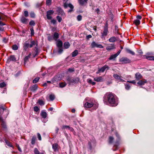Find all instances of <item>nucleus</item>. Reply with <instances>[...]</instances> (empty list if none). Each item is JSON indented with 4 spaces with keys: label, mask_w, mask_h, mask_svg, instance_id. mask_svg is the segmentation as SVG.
<instances>
[{
    "label": "nucleus",
    "mask_w": 154,
    "mask_h": 154,
    "mask_svg": "<svg viewBox=\"0 0 154 154\" xmlns=\"http://www.w3.org/2000/svg\"><path fill=\"white\" fill-rule=\"evenodd\" d=\"M24 15L26 17H27L29 16L28 12L27 11H25L23 12Z\"/></svg>",
    "instance_id": "obj_50"
},
{
    "label": "nucleus",
    "mask_w": 154,
    "mask_h": 154,
    "mask_svg": "<svg viewBox=\"0 0 154 154\" xmlns=\"http://www.w3.org/2000/svg\"><path fill=\"white\" fill-rule=\"evenodd\" d=\"M88 82L89 83L94 85H95L96 83L94 82H93L91 79H88L87 80Z\"/></svg>",
    "instance_id": "obj_38"
},
{
    "label": "nucleus",
    "mask_w": 154,
    "mask_h": 154,
    "mask_svg": "<svg viewBox=\"0 0 154 154\" xmlns=\"http://www.w3.org/2000/svg\"><path fill=\"white\" fill-rule=\"evenodd\" d=\"M91 48H94L95 47L103 48V47L102 45L100 44H98L97 43H96L95 42H93L91 45Z\"/></svg>",
    "instance_id": "obj_6"
},
{
    "label": "nucleus",
    "mask_w": 154,
    "mask_h": 154,
    "mask_svg": "<svg viewBox=\"0 0 154 154\" xmlns=\"http://www.w3.org/2000/svg\"><path fill=\"white\" fill-rule=\"evenodd\" d=\"M69 127V126L64 125L62 126V129H68Z\"/></svg>",
    "instance_id": "obj_55"
},
{
    "label": "nucleus",
    "mask_w": 154,
    "mask_h": 154,
    "mask_svg": "<svg viewBox=\"0 0 154 154\" xmlns=\"http://www.w3.org/2000/svg\"><path fill=\"white\" fill-rule=\"evenodd\" d=\"M39 77H36L33 80V83H37L39 80Z\"/></svg>",
    "instance_id": "obj_43"
},
{
    "label": "nucleus",
    "mask_w": 154,
    "mask_h": 154,
    "mask_svg": "<svg viewBox=\"0 0 154 154\" xmlns=\"http://www.w3.org/2000/svg\"><path fill=\"white\" fill-rule=\"evenodd\" d=\"M94 105V104L92 101H88L85 103L84 106L86 108H91Z\"/></svg>",
    "instance_id": "obj_7"
},
{
    "label": "nucleus",
    "mask_w": 154,
    "mask_h": 154,
    "mask_svg": "<svg viewBox=\"0 0 154 154\" xmlns=\"http://www.w3.org/2000/svg\"><path fill=\"white\" fill-rule=\"evenodd\" d=\"M82 16L80 15H79L77 17V19L78 21H79L82 19Z\"/></svg>",
    "instance_id": "obj_54"
},
{
    "label": "nucleus",
    "mask_w": 154,
    "mask_h": 154,
    "mask_svg": "<svg viewBox=\"0 0 154 154\" xmlns=\"http://www.w3.org/2000/svg\"><path fill=\"white\" fill-rule=\"evenodd\" d=\"M48 39L49 41H50L53 40V38L51 36H49L48 37Z\"/></svg>",
    "instance_id": "obj_63"
},
{
    "label": "nucleus",
    "mask_w": 154,
    "mask_h": 154,
    "mask_svg": "<svg viewBox=\"0 0 154 154\" xmlns=\"http://www.w3.org/2000/svg\"><path fill=\"white\" fill-rule=\"evenodd\" d=\"M4 109L2 106H0V122L1 123V125L4 128H6V126L5 123L3 121L1 114L3 112Z\"/></svg>",
    "instance_id": "obj_2"
},
{
    "label": "nucleus",
    "mask_w": 154,
    "mask_h": 154,
    "mask_svg": "<svg viewBox=\"0 0 154 154\" xmlns=\"http://www.w3.org/2000/svg\"><path fill=\"white\" fill-rule=\"evenodd\" d=\"M103 101L106 104L109 103L112 106H115L117 105L114 95L112 93L108 92L105 95Z\"/></svg>",
    "instance_id": "obj_1"
},
{
    "label": "nucleus",
    "mask_w": 154,
    "mask_h": 154,
    "mask_svg": "<svg viewBox=\"0 0 154 154\" xmlns=\"http://www.w3.org/2000/svg\"><path fill=\"white\" fill-rule=\"evenodd\" d=\"M29 24L31 26H34L35 24V23L34 21L32 20L29 22Z\"/></svg>",
    "instance_id": "obj_52"
},
{
    "label": "nucleus",
    "mask_w": 154,
    "mask_h": 154,
    "mask_svg": "<svg viewBox=\"0 0 154 154\" xmlns=\"http://www.w3.org/2000/svg\"><path fill=\"white\" fill-rule=\"evenodd\" d=\"M135 78L137 80H139L142 78V76L139 72H137L135 74Z\"/></svg>",
    "instance_id": "obj_18"
},
{
    "label": "nucleus",
    "mask_w": 154,
    "mask_h": 154,
    "mask_svg": "<svg viewBox=\"0 0 154 154\" xmlns=\"http://www.w3.org/2000/svg\"><path fill=\"white\" fill-rule=\"evenodd\" d=\"M36 45V46L37 47L38 45V44L37 43V42L35 41H32L31 42V44L29 45V48H31L33 46Z\"/></svg>",
    "instance_id": "obj_20"
},
{
    "label": "nucleus",
    "mask_w": 154,
    "mask_h": 154,
    "mask_svg": "<svg viewBox=\"0 0 154 154\" xmlns=\"http://www.w3.org/2000/svg\"><path fill=\"white\" fill-rule=\"evenodd\" d=\"M70 45L68 42H66L64 44V47L66 48H68L70 46Z\"/></svg>",
    "instance_id": "obj_31"
},
{
    "label": "nucleus",
    "mask_w": 154,
    "mask_h": 154,
    "mask_svg": "<svg viewBox=\"0 0 154 154\" xmlns=\"http://www.w3.org/2000/svg\"><path fill=\"white\" fill-rule=\"evenodd\" d=\"M57 45L58 48H61L63 45V42L62 41H58L57 42Z\"/></svg>",
    "instance_id": "obj_26"
},
{
    "label": "nucleus",
    "mask_w": 154,
    "mask_h": 154,
    "mask_svg": "<svg viewBox=\"0 0 154 154\" xmlns=\"http://www.w3.org/2000/svg\"><path fill=\"white\" fill-rule=\"evenodd\" d=\"M108 29L107 27L105 26L104 28L103 31V32H101V38H102L104 36H106L108 34Z\"/></svg>",
    "instance_id": "obj_10"
},
{
    "label": "nucleus",
    "mask_w": 154,
    "mask_h": 154,
    "mask_svg": "<svg viewBox=\"0 0 154 154\" xmlns=\"http://www.w3.org/2000/svg\"><path fill=\"white\" fill-rule=\"evenodd\" d=\"M59 35L58 33L54 32L53 35V38L56 41L59 38Z\"/></svg>",
    "instance_id": "obj_29"
},
{
    "label": "nucleus",
    "mask_w": 154,
    "mask_h": 154,
    "mask_svg": "<svg viewBox=\"0 0 154 154\" xmlns=\"http://www.w3.org/2000/svg\"><path fill=\"white\" fill-rule=\"evenodd\" d=\"M5 24L3 23L2 21H0V31H3L4 30L3 27L2 26L5 25Z\"/></svg>",
    "instance_id": "obj_33"
},
{
    "label": "nucleus",
    "mask_w": 154,
    "mask_h": 154,
    "mask_svg": "<svg viewBox=\"0 0 154 154\" xmlns=\"http://www.w3.org/2000/svg\"><path fill=\"white\" fill-rule=\"evenodd\" d=\"M20 20L21 22L24 24H26L27 23V19L24 17H22L21 18Z\"/></svg>",
    "instance_id": "obj_23"
},
{
    "label": "nucleus",
    "mask_w": 154,
    "mask_h": 154,
    "mask_svg": "<svg viewBox=\"0 0 154 154\" xmlns=\"http://www.w3.org/2000/svg\"><path fill=\"white\" fill-rule=\"evenodd\" d=\"M51 0H47L46 3L48 5H50L51 4Z\"/></svg>",
    "instance_id": "obj_56"
},
{
    "label": "nucleus",
    "mask_w": 154,
    "mask_h": 154,
    "mask_svg": "<svg viewBox=\"0 0 154 154\" xmlns=\"http://www.w3.org/2000/svg\"><path fill=\"white\" fill-rule=\"evenodd\" d=\"M55 98L54 95L53 94H51L49 96V98L51 100H53Z\"/></svg>",
    "instance_id": "obj_44"
},
{
    "label": "nucleus",
    "mask_w": 154,
    "mask_h": 154,
    "mask_svg": "<svg viewBox=\"0 0 154 154\" xmlns=\"http://www.w3.org/2000/svg\"><path fill=\"white\" fill-rule=\"evenodd\" d=\"M58 145L57 143H54L52 145V148L54 151H56L58 149Z\"/></svg>",
    "instance_id": "obj_24"
},
{
    "label": "nucleus",
    "mask_w": 154,
    "mask_h": 154,
    "mask_svg": "<svg viewBox=\"0 0 154 154\" xmlns=\"http://www.w3.org/2000/svg\"><path fill=\"white\" fill-rule=\"evenodd\" d=\"M54 13V11L52 10H50L48 11L47 12V17L48 19L51 20L52 18V17L51 15L53 14Z\"/></svg>",
    "instance_id": "obj_9"
},
{
    "label": "nucleus",
    "mask_w": 154,
    "mask_h": 154,
    "mask_svg": "<svg viewBox=\"0 0 154 154\" xmlns=\"http://www.w3.org/2000/svg\"><path fill=\"white\" fill-rule=\"evenodd\" d=\"M119 143L116 142L114 146V148H115L116 149H117L119 146Z\"/></svg>",
    "instance_id": "obj_57"
},
{
    "label": "nucleus",
    "mask_w": 154,
    "mask_h": 154,
    "mask_svg": "<svg viewBox=\"0 0 154 154\" xmlns=\"http://www.w3.org/2000/svg\"><path fill=\"white\" fill-rule=\"evenodd\" d=\"M114 138L113 137L110 136L109 137V144H111L113 143Z\"/></svg>",
    "instance_id": "obj_37"
},
{
    "label": "nucleus",
    "mask_w": 154,
    "mask_h": 154,
    "mask_svg": "<svg viewBox=\"0 0 154 154\" xmlns=\"http://www.w3.org/2000/svg\"><path fill=\"white\" fill-rule=\"evenodd\" d=\"M66 80L69 85H71L73 83H75L79 81V79L78 78H73L69 77L67 78Z\"/></svg>",
    "instance_id": "obj_3"
},
{
    "label": "nucleus",
    "mask_w": 154,
    "mask_h": 154,
    "mask_svg": "<svg viewBox=\"0 0 154 154\" xmlns=\"http://www.w3.org/2000/svg\"><path fill=\"white\" fill-rule=\"evenodd\" d=\"M36 139V138L35 136L33 137L32 138L31 143L32 145H34L35 144Z\"/></svg>",
    "instance_id": "obj_36"
},
{
    "label": "nucleus",
    "mask_w": 154,
    "mask_h": 154,
    "mask_svg": "<svg viewBox=\"0 0 154 154\" xmlns=\"http://www.w3.org/2000/svg\"><path fill=\"white\" fill-rule=\"evenodd\" d=\"M8 60L9 61H14L16 60V58L14 56L11 55L8 58Z\"/></svg>",
    "instance_id": "obj_25"
},
{
    "label": "nucleus",
    "mask_w": 154,
    "mask_h": 154,
    "mask_svg": "<svg viewBox=\"0 0 154 154\" xmlns=\"http://www.w3.org/2000/svg\"><path fill=\"white\" fill-rule=\"evenodd\" d=\"M31 31V35H33L34 34V30L33 28H31L30 29Z\"/></svg>",
    "instance_id": "obj_53"
},
{
    "label": "nucleus",
    "mask_w": 154,
    "mask_h": 154,
    "mask_svg": "<svg viewBox=\"0 0 154 154\" xmlns=\"http://www.w3.org/2000/svg\"><path fill=\"white\" fill-rule=\"evenodd\" d=\"M38 103L40 105H43L44 104V102L42 100H39Z\"/></svg>",
    "instance_id": "obj_49"
},
{
    "label": "nucleus",
    "mask_w": 154,
    "mask_h": 154,
    "mask_svg": "<svg viewBox=\"0 0 154 154\" xmlns=\"http://www.w3.org/2000/svg\"><path fill=\"white\" fill-rule=\"evenodd\" d=\"M56 22V20L55 19H52L51 21V23L53 24H55Z\"/></svg>",
    "instance_id": "obj_61"
},
{
    "label": "nucleus",
    "mask_w": 154,
    "mask_h": 154,
    "mask_svg": "<svg viewBox=\"0 0 154 154\" xmlns=\"http://www.w3.org/2000/svg\"><path fill=\"white\" fill-rule=\"evenodd\" d=\"M147 83V81L145 79H143L139 81L137 84L140 85H144Z\"/></svg>",
    "instance_id": "obj_14"
},
{
    "label": "nucleus",
    "mask_w": 154,
    "mask_h": 154,
    "mask_svg": "<svg viewBox=\"0 0 154 154\" xmlns=\"http://www.w3.org/2000/svg\"><path fill=\"white\" fill-rule=\"evenodd\" d=\"M63 51V50L62 48V47L61 48H59V50H58V52L60 54H61Z\"/></svg>",
    "instance_id": "obj_62"
},
{
    "label": "nucleus",
    "mask_w": 154,
    "mask_h": 154,
    "mask_svg": "<svg viewBox=\"0 0 154 154\" xmlns=\"http://www.w3.org/2000/svg\"><path fill=\"white\" fill-rule=\"evenodd\" d=\"M117 40L116 38L114 36L110 38L109 39V41L110 42H115Z\"/></svg>",
    "instance_id": "obj_27"
},
{
    "label": "nucleus",
    "mask_w": 154,
    "mask_h": 154,
    "mask_svg": "<svg viewBox=\"0 0 154 154\" xmlns=\"http://www.w3.org/2000/svg\"><path fill=\"white\" fill-rule=\"evenodd\" d=\"M35 53H33L32 55L33 56V57H35L36 56L38 55V48L37 47H35Z\"/></svg>",
    "instance_id": "obj_21"
},
{
    "label": "nucleus",
    "mask_w": 154,
    "mask_h": 154,
    "mask_svg": "<svg viewBox=\"0 0 154 154\" xmlns=\"http://www.w3.org/2000/svg\"><path fill=\"white\" fill-rule=\"evenodd\" d=\"M12 48L13 50H16L18 49V47L17 45H13Z\"/></svg>",
    "instance_id": "obj_45"
},
{
    "label": "nucleus",
    "mask_w": 154,
    "mask_h": 154,
    "mask_svg": "<svg viewBox=\"0 0 154 154\" xmlns=\"http://www.w3.org/2000/svg\"><path fill=\"white\" fill-rule=\"evenodd\" d=\"M66 85V84L65 82H62L60 83L59 86L61 88H63Z\"/></svg>",
    "instance_id": "obj_41"
},
{
    "label": "nucleus",
    "mask_w": 154,
    "mask_h": 154,
    "mask_svg": "<svg viewBox=\"0 0 154 154\" xmlns=\"http://www.w3.org/2000/svg\"><path fill=\"white\" fill-rule=\"evenodd\" d=\"M119 61L122 64H126L131 62V60L127 57H122L119 60Z\"/></svg>",
    "instance_id": "obj_4"
},
{
    "label": "nucleus",
    "mask_w": 154,
    "mask_h": 154,
    "mask_svg": "<svg viewBox=\"0 0 154 154\" xmlns=\"http://www.w3.org/2000/svg\"><path fill=\"white\" fill-rule=\"evenodd\" d=\"M30 16L31 18H34L35 17V14L34 12H31L30 13Z\"/></svg>",
    "instance_id": "obj_51"
},
{
    "label": "nucleus",
    "mask_w": 154,
    "mask_h": 154,
    "mask_svg": "<svg viewBox=\"0 0 154 154\" xmlns=\"http://www.w3.org/2000/svg\"><path fill=\"white\" fill-rule=\"evenodd\" d=\"M29 43L27 42L26 41L23 45V49L25 51H26L27 49L29 47Z\"/></svg>",
    "instance_id": "obj_17"
},
{
    "label": "nucleus",
    "mask_w": 154,
    "mask_h": 154,
    "mask_svg": "<svg viewBox=\"0 0 154 154\" xmlns=\"http://www.w3.org/2000/svg\"><path fill=\"white\" fill-rule=\"evenodd\" d=\"M68 71L69 72H72L74 71V68H69L68 69Z\"/></svg>",
    "instance_id": "obj_58"
},
{
    "label": "nucleus",
    "mask_w": 154,
    "mask_h": 154,
    "mask_svg": "<svg viewBox=\"0 0 154 154\" xmlns=\"http://www.w3.org/2000/svg\"><path fill=\"white\" fill-rule=\"evenodd\" d=\"M134 23L135 24L136 26H137L140 25V21L136 19L134 20Z\"/></svg>",
    "instance_id": "obj_34"
},
{
    "label": "nucleus",
    "mask_w": 154,
    "mask_h": 154,
    "mask_svg": "<svg viewBox=\"0 0 154 154\" xmlns=\"http://www.w3.org/2000/svg\"><path fill=\"white\" fill-rule=\"evenodd\" d=\"M57 11L59 15H61L62 16H65V15L64 12L60 8L58 7L57 8Z\"/></svg>",
    "instance_id": "obj_11"
},
{
    "label": "nucleus",
    "mask_w": 154,
    "mask_h": 154,
    "mask_svg": "<svg viewBox=\"0 0 154 154\" xmlns=\"http://www.w3.org/2000/svg\"><path fill=\"white\" fill-rule=\"evenodd\" d=\"M115 45L114 44H111L106 47V49L107 51H110L115 49Z\"/></svg>",
    "instance_id": "obj_12"
},
{
    "label": "nucleus",
    "mask_w": 154,
    "mask_h": 154,
    "mask_svg": "<svg viewBox=\"0 0 154 154\" xmlns=\"http://www.w3.org/2000/svg\"><path fill=\"white\" fill-rule=\"evenodd\" d=\"M34 110L36 112H38L39 111L40 109L37 106H35L34 107Z\"/></svg>",
    "instance_id": "obj_46"
},
{
    "label": "nucleus",
    "mask_w": 154,
    "mask_h": 154,
    "mask_svg": "<svg viewBox=\"0 0 154 154\" xmlns=\"http://www.w3.org/2000/svg\"><path fill=\"white\" fill-rule=\"evenodd\" d=\"M78 54V50H75L72 53V57H74L76 56Z\"/></svg>",
    "instance_id": "obj_32"
},
{
    "label": "nucleus",
    "mask_w": 154,
    "mask_h": 154,
    "mask_svg": "<svg viewBox=\"0 0 154 154\" xmlns=\"http://www.w3.org/2000/svg\"><path fill=\"white\" fill-rule=\"evenodd\" d=\"M63 6L65 8H66L68 7L70 8V9L68 11L69 12H71L73 11V9L74 8V6L72 4L70 3L68 4L66 2L64 3Z\"/></svg>",
    "instance_id": "obj_5"
},
{
    "label": "nucleus",
    "mask_w": 154,
    "mask_h": 154,
    "mask_svg": "<svg viewBox=\"0 0 154 154\" xmlns=\"http://www.w3.org/2000/svg\"><path fill=\"white\" fill-rule=\"evenodd\" d=\"M117 57V55L116 54H114L113 55H112L110 56V57H109V60H112L113 59H115Z\"/></svg>",
    "instance_id": "obj_39"
},
{
    "label": "nucleus",
    "mask_w": 154,
    "mask_h": 154,
    "mask_svg": "<svg viewBox=\"0 0 154 154\" xmlns=\"http://www.w3.org/2000/svg\"><path fill=\"white\" fill-rule=\"evenodd\" d=\"M126 51H127L128 53H130V54H132V55H134V54H135V53H134V52H133V51H131V50H130V49H127L126 50Z\"/></svg>",
    "instance_id": "obj_40"
},
{
    "label": "nucleus",
    "mask_w": 154,
    "mask_h": 154,
    "mask_svg": "<svg viewBox=\"0 0 154 154\" xmlns=\"http://www.w3.org/2000/svg\"><path fill=\"white\" fill-rule=\"evenodd\" d=\"M106 68L108 69L109 67L107 65H105L98 70V72H103Z\"/></svg>",
    "instance_id": "obj_13"
},
{
    "label": "nucleus",
    "mask_w": 154,
    "mask_h": 154,
    "mask_svg": "<svg viewBox=\"0 0 154 154\" xmlns=\"http://www.w3.org/2000/svg\"><path fill=\"white\" fill-rule=\"evenodd\" d=\"M56 18L59 22H60L62 20V18L60 17L59 16H57L56 17Z\"/></svg>",
    "instance_id": "obj_47"
},
{
    "label": "nucleus",
    "mask_w": 154,
    "mask_h": 154,
    "mask_svg": "<svg viewBox=\"0 0 154 154\" xmlns=\"http://www.w3.org/2000/svg\"><path fill=\"white\" fill-rule=\"evenodd\" d=\"M113 77L116 80H117L119 82H124L125 81L123 79H122V77L120 76L118 74H115L113 75Z\"/></svg>",
    "instance_id": "obj_8"
},
{
    "label": "nucleus",
    "mask_w": 154,
    "mask_h": 154,
    "mask_svg": "<svg viewBox=\"0 0 154 154\" xmlns=\"http://www.w3.org/2000/svg\"><path fill=\"white\" fill-rule=\"evenodd\" d=\"M92 38V36L91 35H89L86 36V38L88 39H89Z\"/></svg>",
    "instance_id": "obj_64"
},
{
    "label": "nucleus",
    "mask_w": 154,
    "mask_h": 154,
    "mask_svg": "<svg viewBox=\"0 0 154 154\" xmlns=\"http://www.w3.org/2000/svg\"><path fill=\"white\" fill-rule=\"evenodd\" d=\"M34 153L35 154H40V152L37 148H35L34 149Z\"/></svg>",
    "instance_id": "obj_42"
},
{
    "label": "nucleus",
    "mask_w": 154,
    "mask_h": 154,
    "mask_svg": "<svg viewBox=\"0 0 154 154\" xmlns=\"http://www.w3.org/2000/svg\"><path fill=\"white\" fill-rule=\"evenodd\" d=\"M37 88V86L36 85H34L30 87L31 91H34L36 90Z\"/></svg>",
    "instance_id": "obj_28"
},
{
    "label": "nucleus",
    "mask_w": 154,
    "mask_h": 154,
    "mask_svg": "<svg viewBox=\"0 0 154 154\" xmlns=\"http://www.w3.org/2000/svg\"><path fill=\"white\" fill-rule=\"evenodd\" d=\"M40 115L42 118L45 119L47 117V113L44 111L42 110L41 111Z\"/></svg>",
    "instance_id": "obj_16"
},
{
    "label": "nucleus",
    "mask_w": 154,
    "mask_h": 154,
    "mask_svg": "<svg viewBox=\"0 0 154 154\" xmlns=\"http://www.w3.org/2000/svg\"><path fill=\"white\" fill-rule=\"evenodd\" d=\"M6 86V84L5 82H3L0 84V87L3 88Z\"/></svg>",
    "instance_id": "obj_48"
},
{
    "label": "nucleus",
    "mask_w": 154,
    "mask_h": 154,
    "mask_svg": "<svg viewBox=\"0 0 154 154\" xmlns=\"http://www.w3.org/2000/svg\"><path fill=\"white\" fill-rule=\"evenodd\" d=\"M88 0H78L79 4L81 5H83L86 4L88 3Z\"/></svg>",
    "instance_id": "obj_15"
},
{
    "label": "nucleus",
    "mask_w": 154,
    "mask_h": 154,
    "mask_svg": "<svg viewBox=\"0 0 154 154\" xmlns=\"http://www.w3.org/2000/svg\"><path fill=\"white\" fill-rule=\"evenodd\" d=\"M37 136H38V140H42L41 137V136L39 133H38L37 134Z\"/></svg>",
    "instance_id": "obj_60"
},
{
    "label": "nucleus",
    "mask_w": 154,
    "mask_h": 154,
    "mask_svg": "<svg viewBox=\"0 0 154 154\" xmlns=\"http://www.w3.org/2000/svg\"><path fill=\"white\" fill-rule=\"evenodd\" d=\"M5 143H6V144L8 146L11 147H13V146L12 145L11 143L9 141L7 140H5Z\"/></svg>",
    "instance_id": "obj_30"
},
{
    "label": "nucleus",
    "mask_w": 154,
    "mask_h": 154,
    "mask_svg": "<svg viewBox=\"0 0 154 154\" xmlns=\"http://www.w3.org/2000/svg\"><path fill=\"white\" fill-rule=\"evenodd\" d=\"M146 58L149 60H154V57L152 56H149L147 55L145 56Z\"/></svg>",
    "instance_id": "obj_35"
},
{
    "label": "nucleus",
    "mask_w": 154,
    "mask_h": 154,
    "mask_svg": "<svg viewBox=\"0 0 154 154\" xmlns=\"http://www.w3.org/2000/svg\"><path fill=\"white\" fill-rule=\"evenodd\" d=\"M94 81L97 82H101L103 80V79L101 76H100L98 77H96L94 78Z\"/></svg>",
    "instance_id": "obj_19"
},
{
    "label": "nucleus",
    "mask_w": 154,
    "mask_h": 154,
    "mask_svg": "<svg viewBox=\"0 0 154 154\" xmlns=\"http://www.w3.org/2000/svg\"><path fill=\"white\" fill-rule=\"evenodd\" d=\"M125 88L127 90H129L130 87V86L129 84H126L125 85Z\"/></svg>",
    "instance_id": "obj_59"
},
{
    "label": "nucleus",
    "mask_w": 154,
    "mask_h": 154,
    "mask_svg": "<svg viewBox=\"0 0 154 154\" xmlns=\"http://www.w3.org/2000/svg\"><path fill=\"white\" fill-rule=\"evenodd\" d=\"M31 53H30L29 54L26 56V57H25L24 59V63H25L26 62H27L29 60V59L30 58V57L31 56Z\"/></svg>",
    "instance_id": "obj_22"
}]
</instances>
